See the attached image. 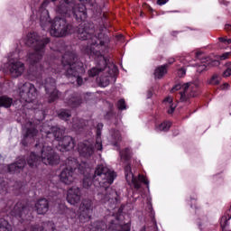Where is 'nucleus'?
<instances>
[{"label":"nucleus","mask_w":231,"mask_h":231,"mask_svg":"<svg viewBox=\"0 0 231 231\" xmlns=\"http://www.w3.org/2000/svg\"><path fill=\"white\" fill-rule=\"evenodd\" d=\"M78 152H79L81 158L89 160V158H92L93 154H95V146L91 141L81 142L78 144Z\"/></svg>","instance_id":"14"},{"label":"nucleus","mask_w":231,"mask_h":231,"mask_svg":"<svg viewBox=\"0 0 231 231\" xmlns=\"http://www.w3.org/2000/svg\"><path fill=\"white\" fill-rule=\"evenodd\" d=\"M60 214H62V211H60Z\"/></svg>","instance_id":"46"},{"label":"nucleus","mask_w":231,"mask_h":231,"mask_svg":"<svg viewBox=\"0 0 231 231\" xmlns=\"http://www.w3.org/2000/svg\"><path fill=\"white\" fill-rule=\"evenodd\" d=\"M86 125V121L82 119H79L78 117H74L72 119V127L75 131H80V129H84Z\"/></svg>","instance_id":"24"},{"label":"nucleus","mask_w":231,"mask_h":231,"mask_svg":"<svg viewBox=\"0 0 231 231\" xmlns=\"http://www.w3.org/2000/svg\"><path fill=\"white\" fill-rule=\"evenodd\" d=\"M58 116L61 120L68 121V118L71 116V112L69 110L61 109L60 110V113H58Z\"/></svg>","instance_id":"30"},{"label":"nucleus","mask_w":231,"mask_h":231,"mask_svg":"<svg viewBox=\"0 0 231 231\" xmlns=\"http://www.w3.org/2000/svg\"><path fill=\"white\" fill-rule=\"evenodd\" d=\"M108 17H109V14L103 13L102 21H106V19H108Z\"/></svg>","instance_id":"39"},{"label":"nucleus","mask_w":231,"mask_h":231,"mask_svg":"<svg viewBox=\"0 0 231 231\" xmlns=\"http://www.w3.org/2000/svg\"><path fill=\"white\" fill-rule=\"evenodd\" d=\"M104 127V125L99 123L97 125V139H96V144L95 147L97 151H102V128Z\"/></svg>","instance_id":"20"},{"label":"nucleus","mask_w":231,"mask_h":231,"mask_svg":"<svg viewBox=\"0 0 231 231\" xmlns=\"http://www.w3.org/2000/svg\"><path fill=\"white\" fill-rule=\"evenodd\" d=\"M171 125H172L171 121H164L158 125V129L159 131H169V129H171Z\"/></svg>","instance_id":"32"},{"label":"nucleus","mask_w":231,"mask_h":231,"mask_svg":"<svg viewBox=\"0 0 231 231\" xmlns=\"http://www.w3.org/2000/svg\"><path fill=\"white\" fill-rule=\"evenodd\" d=\"M56 12H58L62 17L75 16L78 23H81L78 28V38L79 41H88L82 44L81 51L83 53L89 55V57H95V59H100L98 66L94 67L88 70L90 77H97L100 71L106 69L107 71V58L104 57L106 51H107V45L104 39V34L100 31L95 30V24L89 22H86L88 19V12L86 11V5L83 4H75L69 0H60L56 6Z\"/></svg>","instance_id":"3"},{"label":"nucleus","mask_w":231,"mask_h":231,"mask_svg":"<svg viewBox=\"0 0 231 231\" xmlns=\"http://www.w3.org/2000/svg\"><path fill=\"white\" fill-rule=\"evenodd\" d=\"M220 42H223L224 44H231V39L226 38H219Z\"/></svg>","instance_id":"36"},{"label":"nucleus","mask_w":231,"mask_h":231,"mask_svg":"<svg viewBox=\"0 0 231 231\" xmlns=\"http://www.w3.org/2000/svg\"><path fill=\"white\" fill-rule=\"evenodd\" d=\"M231 76V63H227L226 69L223 73V77H230Z\"/></svg>","instance_id":"34"},{"label":"nucleus","mask_w":231,"mask_h":231,"mask_svg":"<svg viewBox=\"0 0 231 231\" xmlns=\"http://www.w3.org/2000/svg\"><path fill=\"white\" fill-rule=\"evenodd\" d=\"M23 125V139L22 140L23 145H28L35 141V136L41 133L42 136L47 138H54L53 143L58 142L56 149L60 152H66L75 148V139L71 136H65L64 129L57 126H51L48 123H41V121H30L25 119L22 122Z\"/></svg>","instance_id":"4"},{"label":"nucleus","mask_w":231,"mask_h":231,"mask_svg":"<svg viewBox=\"0 0 231 231\" xmlns=\"http://www.w3.org/2000/svg\"><path fill=\"white\" fill-rule=\"evenodd\" d=\"M26 167V158L19 157L17 162L8 166L9 172H21Z\"/></svg>","instance_id":"17"},{"label":"nucleus","mask_w":231,"mask_h":231,"mask_svg":"<svg viewBox=\"0 0 231 231\" xmlns=\"http://www.w3.org/2000/svg\"><path fill=\"white\" fill-rule=\"evenodd\" d=\"M66 104L69 107H79L82 104V97L79 94H73L69 99H67Z\"/></svg>","instance_id":"19"},{"label":"nucleus","mask_w":231,"mask_h":231,"mask_svg":"<svg viewBox=\"0 0 231 231\" xmlns=\"http://www.w3.org/2000/svg\"><path fill=\"white\" fill-rule=\"evenodd\" d=\"M11 215L17 218L19 223H23V225H28L33 217L32 216V208L23 200L17 202L14 209L11 211Z\"/></svg>","instance_id":"7"},{"label":"nucleus","mask_w":231,"mask_h":231,"mask_svg":"<svg viewBox=\"0 0 231 231\" xmlns=\"http://www.w3.org/2000/svg\"><path fill=\"white\" fill-rule=\"evenodd\" d=\"M180 91L177 94V98H180V102H187L189 98H193L198 97V87L196 85H189V83L181 85H176L172 89L171 93L174 91Z\"/></svg>","instance_id":"9"},{"label":"nucleus","mask_w":231,"mask_h":231,"mask_svg":"<svg viewBox=\"0 0 231 231\" xmlns=\"http://www.w3.org/2000/svg\"><path fill=\"white\" fill-rule=\"evenodd\" d=\"M59 208H62L63 212L67 214V219H77V212L75 210L66 208L64 204H60Z\"/></svg>","instance_id":"23"},{"label":"nucleus","mask_w":231,"mask_h":231,"mask_svg":"<svg viewBox=\"0 0 231 231\" xmlns=\"http://www.w3.org/2000/svg\"><path fill=\"white\" fill-rule=\"evenodd\" d=\"M117 108L119 109V111H124V109H126V106H125V99H119L117 101Z\"/></svg>","instance_id":"33"},{"label":"nucleus","mask_w":231,"mask_h":231,"mask_svg":"<svg viewBox=\"0 0 231 231\" xmlns=\"http://www.w3.org/2000/svg\"><path fill=\"white\" fill-rule=\"evenodd\" d=\"M163 104L168 108L167 113L168 115H172L174 113V109H176V106L172 103V97H168L163 100Z\"/></svg>","instance_id":"22"},{"label":"nucleus","mask_w":231,"mask_h":231,"mask_svg":"<svg viewBox=\"0 0 231 231\" xmlns=\"http://www.w3.org/2000/svg\"><path fill=\"white\" fill-rule=\"evenodd\" d=\"M228 88H230V85L228 83H224L221 86V89H228Z\"/></svg>","instance_id":"40"},{"label":"nucleus","mask_w":231,"mask_h":231,"mask_svg":"<svg viewBox=\"0 0 231 231\" xmlns=\"http://www.w3.org/2000/svg\"><path fill=\"white\" fill-rule=\"evenodd\" d=\"M185 73H186V70L183 68L178 70L179 77H185Z\"/></svg>","instance_id":"37"},{"label":"nucleus","mask_w":231,"mask_h":231,"mask_svg":"<svg viewBox=\"0 0 231 231\" xmlns=\"http://www.w3.org/2000/svg\"><path fill=\"white\" fill-rule=\"evenodd\" d=\"M9 70L13 77H21L24 72V63L21 61L10 60Z\"/></svg>","instance_id":"16"},{"label":"nucleus","mask_w":231,"mask_h":231,"mask_svg":"<svg viewBox=\"0 0 231 231\" xmlns=\"http://www.w3.org/2000/svg\"><path fill=\"white\" fill-rule=\"evenodd\" d=\"M73 32H75V28L64 17H55L51 23L50 33L52 37H66Z\"/></svg>","instance_id":"6"},{"label":"nucleus","mask_w":231,"mask_h":231,"mask_svg":"<svg viewBox=\"0 0 231 231\" xmlns=\"http://www.w3.org/2000/svg\"><path fill=\"white\" fill-rule=\"evenodd\" d=\"M167 68H169V64L158 67L154 71L155 79H162V77L167 75Z\"/></svg>","instance_id":"21"},{"label":"nucleus","mask_w":231,"mask_h":231,"mask_svg":"<svg viewBox=\"0 0 231 231\" xmlns=\"http://www.w3.org/2000/svg\"><path fill=\"white\" fill-rule=\"evenodd\" d=\"M32 109H37V106H32Z\"/></svg>","instance_id":"45"},{"label":"nucleus","mask_w":231,"mask_h":231,"mask_svg":"<svg viewBox=\"0 0 231 231\" xmlns=\"http://www.w3.org/2000/svg\"><path fill=\"white\" fill-rule=\"evenodd\" d=\"M196 59L197 60H200V64L197 65V71L199 73H201L207 69H208V68H212L214 66H219V61L216 60H211L210 58H205V55L203 52L201 51H197L196 52Z\"/></svg>","instance_id":"13"},{"label":"nucleus","mask_w":231,"mask_h":231,"mask_svg":"<svg viewBox=\"0 0 231 231\" xmlns=\"http://www.w3.org/2000/svg\"><path fill=\"white\" fill-rule=\"evenodd\" d=\"M37 3H39V0H35V4L33 5V6H32V8H35L37 6Z\"/></svg>","instance_id":"44"},{"label":"nucleus","mask_w":231,"mask_h":231,"mask_svg":"<svg viewBox=\"0 0 231 231\" xmlns=\"http://www.w3.org/2000/svg\"><path fill=\"white\" fill-rule=\"evenodd\" d=\"M67 167L62 170L60 174V180L65 185H71L77 177H75V171H79L81 174H84L83 187L84 189H91L93 187V182L97 185L98 183L99 187L96 188L97 197L99 203H110V205H115V210L117 213L107 219L109 222L108 226L104 223V221H97L94 223L90 227V231H131V223L122 222V209L116 208V203H118V193L116 189L111 188L116 178V173L107 168L104 164H99L97 166L94 174L89 173L91 170L86 169V162L82 164L79 163V161L73 157H69L66 160Z\"/></svg>","instance_id":"2"},{"label":"nucleus","mask_w":231,"mask_h":231,"mask_svg":"<svg viewBox=\"0 0 231 231\" xmlns=\"http://www.w3.org/2000/svg\"><path fill=\"white\" fill-rule=\"evenodd\" d=\"M225 30H226V32H231V25L230 24H226L225 25Z\"/></svg>","instance_id":"41"},{"label":"nucleus","mask_w":231,"mask_h":231,"mask_svg":"<svg viewBox=\"0 0 231 231\" xmlns=\"http://www.w3.org/2000/svg\"><path fill=\"white\" fill-rule=\"evenodd\" d=\"M168 2L169 0H157V5H160V6H162V5H165Z\"/></svg>","instance_id":"38"},{"label":"nucleus","mask_w":231,"mask_h":231,"mask_svg":"<svg viewBox=\"0 0 231 231\" xmlns=\"http://www.w3.org/2000/svg\"><path fill=\"white\" fill-rule=\"evenodd\" d=\"M97 82H98V84L102 88H106V87L109 86V73H107L105 76H101V77L97 78Z\"/></svg>","instance_id":"28"},{"label":"nucleus","mask_w":231,"mask_h":231,"mask_svg":"<svg viewBox=\"0 0 231 231\" xmlns=\"http://www.w3.org/2000/svg\"><path fill=\"white\" fill-rule=\"evenodd\" d=\"M221 82V76L218 74H213V76L208 80V84L210 86H218V84Z\"/></svg>","instance_id":"31"},{"label":"nucleus","mask_w":231,"mask_h":231,"mask_svg":"<svg viewBox=\"0 0 231 231\" xmlns=\"http://www.w3.org/2000/svg\"><path fill=\"white\" fill-rule=\"evenodd\" d=\"M50 5V0H44L36 11V17L40 19L41 26L43 30H46L47 26H50L51 19L50 18V13L46 10V6Z\"/></svg>","instance_id":"12"},{"label":"nucleus","mask_w":231,"mask_h":231,"mask_svg":"<svg viewBox=\"0 0 231 231\" xmlns=\"http://www.w3.org/2000/svg\"><path fill=\"white\" fill-rule=\"evenodd\" d=\"M112 139L115 147H120V142H122V134H120V131L112 130Z\"/></svg>","instance_id":"25"},{"label":"nucleus","mask_w":231,"mask_h":231,"mask_svg":"<svg viewBox=\"0 0 231 231\" xmlns=\"http://www.w3.org/2000/svg\"><path fill=\"white\" fill-rule=\"evenodd\" d=\"M91 214H93V201L84 199L79 208V223H88L91 219Z\"/></svg>","instance_id":"11"},{"label":"nucleus","mask_w":231,"mask_h":231,"mask_svg":"<svg viewBox=\"0 0 231 231\" xmlns=\"http://www.w3.org/2000/svg\"><path fill=\"white\" fill-rule=\"evenodd\" d=\"M0 231H12V225L5 218H0Z\"/></svg>","instance_id":"29"},{"label":"nucleus","mask_w":231,"mask_h":231,"mask_svg":"<svg viewBox=\"0 0 231 231\" xmlns=\"http://www.w3.org/2000/svg\"><path fill=\"white\" fill-rule=\"evenodd\" d=\"M122 162H128L131 160V150L129 148L123 149L119 152Z\"/></svg>","instance_id":"27"},{"label":"nucleus","mask_w":231,"mask_h":231,"mask_svg":"<svg viewBox=\"0 0 231 231\" xmlns=\"http://www.w3.org/2000/svg\"><path fill=\"white\" fill-rule=\"evenodd\" d=\"M18 95L21 102L32 104L37 99V88H35V85L30 82H25L19 86Z\"/></svg>","instance_id":"8"},{"label":"nucleus","mask_w":231,"mask_h":231,"mask_svg":"<svg viewBox=\"0 0 231 231\" xmlns=\"http://www.w3.org/2000/svg\"><path fill=\"white\" fill-rule=\"evenodd\" d=\"M50 208V204L48 203V199H40L35 204V209L37 214L44 215L48 212Z\"/></svg>","instance_id":"18"},{"label":"nucleus","mask_w":231,"mask_h":231,"mask_svg":"<svg viewBox=\"0 0 231 231\" xmlns=\"http://www.w3.org/2000/svg\"><path fill=\"white\" fill-rule=\"evenodd\" d=\"M231 55V52H226L222 55H220V60H226V59H229Z\"/></svg>","instance_id":"35"},{"label":"nucleus","mask_w":231,"mask_h":231,"mask_svg":"<svg viewBox=\"0 0 231 231\" xmlns=\"http://www.w3.org/2000/svg\"><path fill=\"white\" fill-rule=\"evenodd\" d=\"M81 3H84L85 5H88L91 3L92 0H79Z\"/></svg>","instance_id":"42"},{"label":"nucleus","mask_w":231,"mask_h":231,"mask_svg":"<svg viewBox=\"0 0 231 231\" xmlns=\"http://www.w3.org/2000/svg\"><path fill=\"white\" fill-rule=\"evenodd\" d=\"M125 176L126 178V181H132L134 189H140L142 187V183L144 185H149V180L145 175L139 174L138 178L134 177L131 169V164H127L125 167Z\"/></svg>","instance_id":"10"},{"label":"nucleus","mask_w":231,"mask_h":231,"mask_svg":"<svg viewBox=\"0 0 231 231\" xmlns=\"http://www.w3.org/2000/svg\"><path fill=\"white\" fill-rule=\"evenodd\" d=\"M82 198V192L80 191V188L79 187H71L69 189L67 192V201L70 205H78L80 203V199Z\"/></svg>","instance_id":"15"},{"label":"nucleus","mask_w":231,"mask_h":231,"mask_svg":"<svg viewBox=\"0 0 231 231\" xmlns=\"http://www.w3.org/2000/svg\"><path fill=\"white\" fill-rule=\"evenodd\" d=\"M168 64H174V58L170 59Z\"/></svg>","instance_id":"43"},{"label":"nucleus","mask_w":231,"mask_h":231,"mask_svg":"<svg viewBox=\"0 0 231 231\" xmlns=\"http://www.w3.org/2000/svg\"><path fill=\"white\" fill-rule=\"evenodd\" d=\"M14 102V99L7 96H2L0 97V107H10L12 106V103Z\"/></svg>","instance_id":"26"},{"label":"nucleus","mask_w":231,"mask_h":231,"mask_svg":"<svg viewBox=\"0 0 231 231\" xmlns=\"http://www.w3.org/2000/svg\"><path fill=\"white\" fill-rule=\"evenodd\" d=\"M41 162L45 165H57L59 162H60V157L55 153L51 146L43 145L41 156L35 154V152H31L27 159V165H29L31 169H33L37 167Z\"/></svg>","instance_id":"5"},{"label":"nucleus","mask_w":231,"mask_h":231,"mask_svg":"<svg viewBox=\"0 0 231 231\" xmlns=\"http://www.w3.org/2000/svg\"><path fill=\"white\" fill-rule=\"evenodd\" d=\"M50 38H42L37 32H29L26 36L25 44L33 48V51L27 54V62L30 68L28 72L29 80H32L40 86H44L48 102H55L60 97V93L57 90V82L53 78H48L46 75L50 73H64L68 79L76 80L78 86L84 84L82 76L86 73L84 69V63L79 61L77 52L68 49L61 58L60 65H50V62L45 61L40 64L41 59L44 54V48L49 44Z\"/></svg>","instance_id":"1"}]
</instances>
